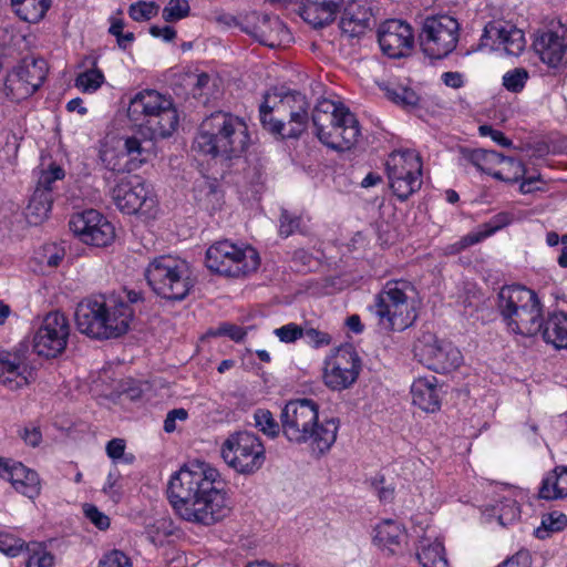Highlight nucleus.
Listing matches in <instances>:
<instances>
[{
  "label": "nucleus",
  "instance_id": "f257e3e1",
  "mask_svg": "<svg viewBox=\"0 0 567 567\" xmlns=\"http://www.w3.org/2000/svg\"><path fill=\"white\" fill-rule=\"evenodd\" d=\"M168 498L182 519L197 525L212 526L230 513L225 482L204 462L184 465L172 475Z\"/></svg>",
  "mask_w": 567,
  "mask_h": 567
},
{
  "label": "nucleus",
  "instance_id": "f03ea898",
  "mask_svg": "<svg viewBox=\"0 0 567 567\" xmlns=\"http://www.w3.org/2000/svg\"><path fill=\"white\" fill-rule=\"evenodd\" d=\"M284 436L293 444H308L323 454L337 440L339 420L331 417L319 422V405L311 399L289 401L281 411Z\"/></svg>",
  "mask_w": 567,
  "mask_h": 567
},
{
  "label": "nucleus",
  "instance_id": "7ed1b4c3",
  "mask_svg": "<svg viewBox=\"0 0 567 567\" xmlns=\"http://www.w3.org/2000/svg\"><path fill=\"white\" fill-rule=\"evenodd\" d=\"M249 143L246 123L238 116L219 111L202 122L192 148L203 155L229 159L244 153Z\"/></svg>",
  "mask_w": 567,
  "mask_h": 567
},
{
  "label": "nucleus",
  "instance_id": "20e7f679",
  "mask_svg": "<svg viewBox=\"0 0 567 567\" xmlns=\"http://www.w3.org/2000/svg\"><path fill=\"white\" fill-rule=\"evenodd\" d=\"M132 307L122 300H82L74 313L78 330L94 339H111L127 332L133 320Z\"/></svg>",
  "mask_w": 567,
  "mask_h": 567
},
{
  "label": "nucleus",
  "instance_id": "39448f33",
  "mask_svg": "<svg viewBox=\"0 0 567 567\" xmlns=\"http://www.w3.org/2000/svg\"><path fill=\"white\" fill-rule=\"evenodd\" d=\"M310 104L305 94L292 91L267 93L259 106L262 127L282 138H298L308 127Z\"/></svg>",
  "mask_w": 567,
  "mask_h": 567
},
{
  "label": "nucleus",
  "instance_id": "423d86ee",
  "mask_svg": "<svg viewBox=\"0 0 567 567\" xmlns=\"http://www.w3.org/2000/svg\"><path fill=\"white\" fill-rule=\"evenodd\" d=\"M127 115L143 132L145 140L165 138L178 124L177 111L171 99L155 90H144L131 100Z\"/></svg>",
  "mask_w": 567,
  "mask_h": 567
},
{
  "label": "nucleus",
  "instance_id": "0eeeda50",
  "mask_svg": "<svg viewBox=\"0 0 567 567\" xmlns=\"http://www.w3.org/2000/svg\"><path fill=\"white\" fill-rule=\"evenodd\" d=\"M312 123L320 142L339 152L351 150L361 135L355 115L331 100L324 99L316 105Z\"/></svg>",
  "mask_w": 567,
  "mask_h": 567
},
{
  "label": "nucleus",
  "instance_id": "6e6552de",
  "mask_svg": "<svg viewBox=\"0 0 567 567\" xmlns=\"http://www.w3.org/2000/svg\"><path fill=\"white\" fill-rule=\"evenodd\" d=\"M144 276L152 290L169 301L184 300L194 287L187 262L171 255L152 259Z\"/></svg>",
  "mask_w": 567,
  "mask_h": 567
},
{
  "label": "nucleus",
  "instance_id": "1a4fd4ad",
  "mask_svg": "<svg viewBox=\"0 0 567 567\" xmlns=\"http://www.w3.org/2000/svg\"><path fill=\"white\" fill-rule=\"evenodd\" d=\"M414 289L408 281H389L377 295L370 307L378 318V324L385 331H403L413 324L416 313L410 303Z\"/></svg>",
  "mask_w": 567,
  "mask_h": 567
},
{
  "label": "nucleus",
  "instance_id": "9d476101",
  "mask_svg": "<svg viewBox=\"0 0 567 567\" xmlns=\"http://www.w3.org/2000/svg\"><path fill=\"white\" fill-rule=\"evenodd\" d=\"M220 454L229 467L244 475L256 473L266 461L261 440L248 431L230 434L221 444Z\"/></svg>",
  "mask_w": 567,
  "mask_h": 567
},
{
  "label": "nucleus",
  "instance_id": "9b49d317",
  "mask_svg": "<svg viewBox=\"0 0 567 567\" xmlns=\"http://www.w3.org/2000/svg\"><path fill=\"white\" fill-rule=\"evenodd\" d=\"M259 262V256L252 247L241 248L228 240L218 241L206 251L207 268L227 277L252 272L257 270Z\"/></svg>",
  "mask_w": 567,
  "mask_h": 567
},
{
  "label": "nucleus",
  "instance_id": "f8f14e48",
  "mask_svg": "<svg viewBox=\"0 0 567 567\" xmlns=\"http://www.w3.org/2000/svg\"><path fill=\"white\" fill-rule=\"evenodd\" d=\"M386 172L390 187L400 200H406L422 186V162L414 151L391 153L386 161Z\"/></svg>",
  "mask_w": 567,
  "mask_h": 567
},
{
  "label": "nucleus",
  "instance_id": "ddd939ff",
  "mask_svg": "<svg viewBox=\"0 0 567 567\" xmlns=\"http://www.w3.org/2000/svg\"><path fill=\"white\" fill-rule=\"evenodd\" d=\"M458 22L450 16L426 18L419 39L423 52L431 59L447 56L458 42Z\"/></svg>",
  "mask_w": 567,
  "mask_h": 567
},
{
  "label": "nucleus",
  "instance_id": "4468645a",
  "mask_svg": "<svg viewBox=\"0 0 567 567\" xmlns=\"http://www.w3.org/2000/svg\"><path fill=\"white\" fill-rule=\"evenodd\" d=\"M413 352L419 362L439 373L457 369L463 360L461 351L452 342L441 340L430 331L416 338Z\"/></svg>",
  "mask_w": 567,
  "mask_h": 567
},
{
  "label": "nucleus",
  "instance_id": "2eb2a0df",
  "mask_svg": "<svg viewBox=\"0 0 567 567\" xmlns=\"http://www.w3.org/2000/svg\"><path fill=\"white\" fill-rule=\"evenodd\" d=\"M69 334L66 317L59 311L50 312L33 337V350L39 355L55 358L64 351Z\"/></svg>",
  "mask_w": 567,
  "mask_h": 567
},
{
  "label": "nucleus",
  "instance_id": "dca6fc26",
  "mask_svg": "<svg viewBox=\"0 0 567 567\" xmlns=\"http://www.w3.org/2000/svg\"><path fill=\"white\" fill-rule=\"evenodd\" d=\"M360 370L358 353L351 347L339 348L324 362V384L337 391L348 389L357 381Z\"/></svg>",
  "mask_w": 567,
  "mask_h": 567
},
{
  "label": "nucleus",
  "instance_id": "f3484780",
  "mask_svg": "<svg viewBox=\"0 0 567 567\" xmlns=\"http://www.w3.org/2000/svg\"><path fill=\"white\" fill-rule=\"evenodd\" d=\"M69 225L70 229L86 245L105 247L115 237L113 225L95 209L74 215Z\"/></svg>",
  "mask_w": 567,
  "mask_h": 567
},
{
  "label": "nucleus",
  "instance_id": "a211bd4d",
  "mask_svg": "<svg viewBox=\"0 0 567 567\" xmlns=\"http://www.w3.org/2000/svg\"><path fill=\"white\" fill-rule=\"evenodd\" d=\"M481 47L494 51H503L507 55H519L525 47L524 32L506 22L492 21L484 28Z\"/></svg>",
  "mask_w": 567,
  "mask_h": 567
},
{
  "label": "nucleus",
  "instance_id": "6ab92c4d",
  "mask_svg": "<svg viewBox=\"0 0 567 567\" xmlns=\"http://www.w3.org/2000/svg\"><path fill=\"white\" fill-rule=\"evenodd\" d=\"M115 206L125 214H135L142 207L151 209L154 199L147 185L138 177L122 179L111 192Z\"/></svg>",
  "mask_w": 567,
  "mask_h": 567
},
{
  "label": "nucleus",
  "instance_id": "aec40b11",
  "mask_svg": "<svg viewBox=\"0 0 567 567\" xmlns=\"http://www.w3.org/2000/svg\"><path fill=\"white\" fill-rule=\"evenodd\" d=\"M378 41L382 52L389 58H402L413 48V31L404 21L388 20L378 30Z\"/></svg>",
  "mask_w": 567,
  "mask_h": 567
},
{
  "label": "nucleus",
  "instance_id": "412c9836",
  "mask_svg": "<svg viewBox=\"0 0 567 567\" xmlns=\"http://www.w3.org/2000/svg\"><path fill=\"white\" fill-rule=\"evenodd\" d=\"M34 380V370L23 351L0 352V383L9 390H18Z\"/></svg>",
  "mask_w": 567,
  "mask_h": 567
},
{
  "label": "nucleus",
  "instance_id": "4be33fe9",
  "mask_svg": "<svg viewBox=\"0 0 567 567\" xmlns=\"http://www.w3.org/2000/svg\"><path fill=\"white\" fill-rule=\"evenodd\" d=\"M534 50L550 68L567 65V30H547L534 41Z\"/></svg>",
  "mask_w": 567,
  "mask_h": 567
},
{
  "label": "nucleus",
  "instance_id": "5701e85b",
  "mask_svg": "<svg viewBox=\"0 0 567 567\" xmlns=\"http://www.w3.org/2000/svg\"><path fill=\"white\" fill-rule=\"evenodd\" d=\"M255 23L245 31L250 33L258 42L269 48H277L288 43L291 34L284 22L276 16L252 13Z\"/></svg>",
  "mask_w": 567,
  "mask_h": 567
},
{
  "label": "nucleus",
  "instance_id": "b1692460",
  "mask_svg": "<svg viewBox=\"0 0 567 567\" xmlns=\"http://www.w3.org/2000/svg\"><path fill=\"white\" fill-rule=\"evenodd\" d=\"M522 302L525 308L522 309L520 318L517 322H511V331L517 334L532 337L540 332L543 328L542 307L537 295L533 291H524L523 296L514 299L509 298V305Z\"/></svg>",
  "mask_w": 567,
  "mask_h": 567
},
{
  "label": "nucleus",
  "instance_id": "393cba45",
  "mask_svg": "<svg viewBox=\"0 0 567 567\" xmlns=\"http://www.w3.org/2000/svg\"><path fill=\"white\" fill-rule=\"evenodd\" d=\"M0 477L9 481L17 492L29 498H35L40 494L38 473L22 463L0 458Z\"/></svg>",
  "mask_w": 567,
  "mask_h": 567
},
{
  "label": "nucleus",
  "instance_id": "a878e982",
  "mask_svg": "<svg viewBox=\"0 0 567 567\" xmlns=\"http://www.w3.org/2000/svg\"><path fill=\"white\" fill-rule=\"evenodd\" d=\"M374 25L371 8L364 3L349 2L341 16L340 28L350 37H359Z\"/></svg>",
  "mask_w": 567,
  "mask_h": 567
},
{
  "label": "nucleus",
  "instance_id": "bb28decb",
  "mask_svg": "<svg viewBox=\"0 0 567 567\" xmlns=\"http://www.w3.org/2000/svg\"><path fill=\"white\" fill-rule=\"evenodd\" d=\"M343 0H305L301 7L302 19L313 28H322L334 20Z\"/></svg>",
  "mask_w": 567,
  "mask_h": 567
},
{
  "label": "nucleus",
  "instance_id": "cd10ccee",
  "mask_svg": "<svg viewBox=\"0 0 567 567\" xmlns=\"http://www.w3.org/2000/svg\"><path fill=\"white\" fill-rule=\"evenodd\" d=\"M411 394L413 404L421 410L431 413L440 410L441 400L434 375L415 379L411 385Z\"/></svg>",
  "mask_w": 567,
  "mask_h": 567
},
{
  "label": "nucleus",
  "instance_id": "c85d7f7f",
  "mask_svg": "<svg viewBox=\"0 0 567 567\" xmlns=\"http://www.w3.org/2000/svg\"><path fill=\"white\" fill-rule=\"evenodd\" d=\"M540 332L546 343L557 349H567V313L563 311L548 313L543 321Z\"/></svg>",
  "mask_w": 567,
  "mask_h": 567
},
{
  "label": "nucleus",
  "instance_id": "c756f323",
  "mask_svg": "<svg viewBox=\"0 0 567 567\" xmlns=\"http://www.w3.org/2000/svg\"><path fill=\"white\" fill-rule=\"evenodd\" d=\"M374 543L383 548L388 549L391 554H396L402 548L406 535L403 527L391 519H386L380 523L375 527Z\"/></svg>",
  "mask_w": 567,
  "mask_h": 567
},
{
  "label": "nucleus",
  "instance_id": "7c9ffc66",
  "mask_svg": "<svg viewBox=\"0 0 567 567\" xmlns=\"http://www.w3.org/2000/svg\"><path fill=\"white\" fill-rule=\"evenodd\" d=\"M530 289H527L523 286H506L501 289L498 292V302H497V309L503 318V321L506 323L508 330H511V322H517L520 318L522 309L525 308V305L519 302L516 305H509V298L517 299L519 296H523L524 291H529Z\"/></svg>",
  "mask_w": 567,
  "mask_h": 567
},
{
  "label": "nucleus",
  "instance_id": "2f4dec72",
  "mask_svg": "<svg viewBox=\"0 0 567 567\" xmlns=\"http://www.w3.org/2000/svg\"><path fill=\"white\" fill-rule=\"evenodd\" d=\"M463 154L464 157L481 172L492 175L494 178L508 179L507 173L496 171L497 166L504 161V156L501 153L478 148L464 151Z\"/></svg>",
  "mask_w": 567,
  "mask_h": 567
},
{
  "label": "nucleus",
  "instance_id": "473e14b6",
  "mask_svg": "<svg viewBox=\"0 0 567 567\" xmlns=\"http://www.w3.org/2000/svg\"><path fill=\"white\" fill-rule=\"evenodd\" d=\"M567 496V467L557 466L542 482L539 497L557 499Z\"/></svg>",
  "mask_w": 567,
  "mask_h": 567
},
{
  "label": "nucleus",
  "instance_id": "72a5a7b5",
  "mask_svg": "<svg viewBox=\"0 0 567 567\" xmlns=\"http://www.w3.org/2000/svg\"><path fill=\"white\" fill-rule=\"evenodd\" d=\"M53 203V195L43 188H35L25 208V216L31 224L44 220Z\"/></svg>",
  "mask_w": 567,
  "mask_h": 567
},
{
  "label": "nucleus",
  "instance_id": "f704fd0d",
  "mask_svg": "<svg viewBox=\"0 0 567 567\" xmlns=\"http://www.w3.org/2000/svg\"><path fill=\"white\" fill-rule=\"evenodd\" d=\"M3 92L9 100L20 102L31 96L35 89L14 69L6 78Z\"/></svg>",
  "mask_w": 567,
  "mask_h": 567
},
{
  "label": "nucleus",
  "instance_id": "c9c22d12",
  "mask_svg": "<svg viewBox=\"0 0 567 567\" xmlns=\"http://www.w3.org/2000/svg\"><path fill=\"white\" fill-rule=\"evenodd\" d=\"M16 70L38 91L47 79L48 63L44 59H27Z\"/></svg>",
  "mask_w": 567,
  "mask_h": 567
},
{
  "label": "nucleus",
  "instance_id": "e433bc0d",
  "mask_svg": "<svg viewBox=\"0 0 567 567\" xmlns=\"http://www.w3.org/2000/svg\"><path fill=\"white\" fill-rule=\"evenodd\" d=\"M51 7V0H24L12 6L14 12L29 23H37L42 20Z\"/></svg>",
  "mask_w": 567,
  "mask_h": 567
},
{
  "label": "nucleus",
  "instance_id": "4c0bfd02",
  "mask_svg": "<svg viewBox=\"0 0 567 567\" xmlns=\"http://www.w3.org/2000/svg\"><path fill=\"white\" fill-rule=\"evenodd\" d=\"M567 527V516L558 511L544 514L542 524L534 532L539 539L549 537L553 533H558Z\"/></svg>",
  "mask_w": 567,
  "mask_h": 567
},
{
  "label": "nucleus",
  "instance_id": "58836bf2",
  "mask_svg": "<svg viewBox=\"0 0 567 567\" xmlns=\"http://www.w3.org/2000/svg\"><path fill=\"white\" fill-rule=\"evenodd\" d=\"M99 157L104 167L111 172L121 173L132 171V165H130L131 163L122 151H116L113 147L104 145L100 150Z\"/></svg>",
  "mask_w": 567,
  "mask_h": 567
},
{
  "label": "nucleus",
  "instance_id": "ea45409f",
  "mask_svg": "<svg viewBox=\"0 0 567 567\" xmlns=\"http://www.w3.org/2000/svg\"><path fill=\"white\" fill-rule=\"evenodd\" d=\"M417 559L423 567H449L443 544L440 542L423 546L417 553Z\"/></svg>",
  "mask_w": 567,
  "mask_h": 567
},
{
  "label": "nucleus",
  "instance_id": "a19ab883",
  "mask_svg": "<svg viewBox=\"0 0 567 567\" xmlns=\"http://www.w3.org/2000/svg\"><path fill=\"white\" fill-rule=\"evenodd\" d=\"M24 567H54L55 557L42 544H32L27 547Z\"/></svg>",
  "mask_w": 567,
  "mask_h": 567
},
{
  "label": "nucleus",
  "instance_id": "79ce46f5",
  "mask_svg": "<svg viewBox=\"0 0 567 567\" xmlns=\"http://www.w3.org/2000/svg\"><path fill=\"white\" fill-rule=\"evenodd\" d=\"M132 165V171L141 166L146 161L144 153L146 152L142 141L136 136H128L124 140V148L122 151Z\"/></svg>",
  "mask_w": 567,
  "mask_h": 567
},
{
  "label": "nucleus",
  "instance_id": "37998d69",
  "mask_svg": "<svg viewBox=\"0 0 567 567\" xmlns=\"http://www.w3.org/2000/svg\"><path fill=\"white\" fill-rule=\"evenodd\" d=\"M385 95L389 100L403 107H413L419 103V95L410 87H386Z\"/></svg>",
  "mask_w": 567,
  "mask_h": 567
},
{
  "label": "nucleus",
  "instance_id": "c03bdc74",
  "mask_svg": "<svg viewBox=\"0 0 567 567\" xmlns=\"http://www.w3.org/2000/svg\"><path fill=\"white\" fill-rule=\"evenodd\" d=\"M104 82L103 73L97 69L87 70L78 75L75 86L83 92H94Z\"/></svg>",
  "mask_w": 567,
  "mask_h": 567
},
{
  "label": "nucleus",
  "instance_id": "a18cd8bd",
  "mask_svg": "<svg viewBox=\"0 0 567 567\" xmlns=\"http://www.w3.org/2000/svg\"><path fill=\"white\" fill-rule=\"evenodd\" d=\"M498 166H501V167L496 168V171H503L508 174L507 175L508 179L507 178H498L499 181H503L505 183H509V184L517 183L526 174L524 164L520 161H516L512 157L504 156V161H502V164H499Z\"/></svg>",
  "mask_w": 567,
  "mask_h": 567
},
{
  "label": "nucleus",
  "instance_id": "49530a36",
  "mask_svg": "<svg viewBox=\"0 0 567 567\" xmlns=\"http://www.w3.org/2000/svg\"><path fill=\"white\" fill-rule=\"evenodd\" d=\"M189 10L187 0H169L163 9L162 16L166 22H175L186 18L189 14Z\"/></svg>",
  "mask_w": 567,
  "mask_h": 567
},
{
  "label": "nucleus",
  "instance_id": "de8ad7c7",
  "mask_svg": "<svg viewBox=\"0 0 567 567\" xmlns=\"http://www.w3.org/2000/svg\"><path fill=\"white\" fill-rule=\"evenodd\" d=\"M518 503L513 498H505L498 506V522L502 526L513 524L519 518Z\"/></svg>",
  "mask_w": 567,
  "mask_h": 567
},
{
  "label": "nucleus",
  "instance_id": "09e8293b",
  "mask_svg": "<svg viewBox=\"0 0 567 567\" xmlns=\"http://www.w3.org/2000/svg\"><path fill=\"white\" fill-rule=\"evenodd\" d=\"M214 87H216V79L207 73H200L196 76L193 94L197 99H203V103H207L209 97L214 95Z\"/></svg>",
  "mask_w": 567,
  "mask_h": 567
},
{
  "label": "nucleus",
  "instance_id": "8fccbe9b",
  "mask_svg": "<svg viewBox=\"0 0 567 567\" xmlns=\"http://www.w3.org/2000/svg\"><path fill=\"white\" fill-rule=\"evenodd\" d=\"M527 79L528 72L523 68H516L504 74L503 85L506 90L517 93L524 89Z\"/></svg>",
  "mask_w": 567,
  "mask_h": 567
},
{
  "label": "nucleus",
  "instance_id": "3c124183",
  "mask_svg": "<svg viewBox=\"0 0 567 567\" xmlns=\"http://www.w3.org/2000/svg\"><path fill=\"white\" fill-rule=\"evenodd\" d=\"M64 171L58 165H51L48 171L41 172L35 188H43L52 194L54 184L64 178Z\"/></svg>",
  "mask_w": 567,
  "mask_h": 567
},
{
  "label": "nucleus",
  "instance_id": "603ef678",
  "mask_svg": "<svg viewBox=\"0 0 567 567\" xmlns=\"http://www.w3.org/2000/svg\"><path fill=\"white\" fill-rule=\"evenodd\" d=\"M159 7L154 2L138 1L128 8V14L134 21H146L157 14Z\"/></svg>",
  "mask_w": 567,
  "mask_h": 567
},
{
  "label": "nucleus",
  "instance_id": "864d4df0",
  "mask_svg": "<svg viewBox=\"0 0 567 567\" xmlns=\"http://www.w3.org/2000/svg\"><path fill=\"white\" fill-rule=\"evenodd\" d=\"M501 226H496L494 228H491L489 230H486V231H478V233H470L467 235H465L464 237H462L460 240H457L456 243L452 244L450 247H449V251L451 254H457L477 243H480L481 240H483L484 238L488 237L489 235H492L496 229H498Z\"/></svg>",
  "mask_w": 567,
  "mask_h": 567
},
{
  "label": "nucleus",
  "instance_id": "5fc2aeb1",
  "mask_svg": "<svg viewBox=\"0 0 567 567\" xmlns=\"http://www.w3.org/2000/svg\"><path fill=\"white\" fill-rule=\"evenodd\" d=\"M65 256L64 248L56 244H47L41 249V262L58 267Z\"/></svg>",
  "mask_w": 567,
  "mask_h": 567
},
{
  "label": "nucleus",
  "instance_id": "6e6d98bb",
  "mask_svg": "<svg viewBox=\"0 0 567 567\" xmlns=\"http://www.w3.org/2000/svg\"><path fill=\"white\" fill-rule=\"evenodd\" d=\"M256 426L268 436L275 437L279 433V425L269 411H258L255 414Z\"/></svg>",
  "mask_w": 567,
  "mask_h": 567
},
{
  "label": "nucleus",
  "instance_id": "4d7b16f0",
  "mask_svg": "<svg viewBox=\"0 0 567 567\" xmlns=\"http://www.w3.org/2000/svg\"><path fill=\"white\" fill-rule=\"evenodd\" d=\"M99 567H133L130 557L121 550L114 549L101 558Z\"/></svg>",
  "mask_w": 567,
  "mask_h": 567
},
{
  "label": "nucleus",
  "instance_id": "13d9d810",
  "mask_svg": "<svg viewBox=\"0 0 567 567\" xmlns=\"http://www.w3.org/2000/svg\"><path fill=\"white\" fill-rule=\"evenodd\" d=\"M279 223V234L282 237H289L299 229L301 219L288 210H282Z\"/></svg>",
  "mask_w": 567,
  "mask_h": 567
},
{
  "label": "nucleus",
  "instance_id": "bf43d9fd",
  "mask_svg": "<svg viewBox=\"0 0 567 567\" xmlns=\"http://www.w3.org/2000/svg\"><path fill=\"white\" fill-rule=\"evenodd\" d=\"M274 333L281 342L291 343L303 336V329L296 323H288L275 329Z\"/></svg>",
  "mask_w": 567,
  "mask_h": 567
},
{
  "label": "nucleus",
  "instance_id": "052dcab7",
  "mask_svg": "<svg viewBox=\"0 0 567 567\" xmlns=\"http://www.w3.org/2000/svg\"><path fill=\"white\" fill-rule=\"evenodd\" d=\"M83 511L85 517L95 525L99 529L105 530L110 526V518L104 513L99 511V508L91 504H84Z\"/></svg>",
  "mask_w": 567,
  "mask_h": 567
},
{
  "label": "nucleus",
  "instance_id": "680f3d73",
  "mask_svg": "<svg viewBox=\"0 0 567 567\" xmlns=\"http://www.w3.org/2000/svg\"><path fill=\"white\" fill-rule=\"evenodd\" d=\"M302 337L310 346L315 348L326 347L331 342V337L329 333L315 328L303 330Z\"/></svg>",
  "mask_w": 567,
  "mask_h": 567
},
{
  "label": "nucleus",
  "instance_id": "e2e57ef3",
  "mask_svg": "<svg viewBox=\"0 0 567 567\" xmlns=\"http://www.w3.org/2000/svg\"><path fill=\"white\" fill-rule=\"evenodd\" d=\"M497 567H532V556L527 549H520Z\"/></svg>",
  "mask_w": 567,
  "mask_h": 567
},
{
  "label": "nucleus",
  "instance_id": "0e129e2a",
  "mask_svg": "<svg viewBox=\"0 0 567 567\" xmlns=\"http://www.w3.org/2000/svg\"><path fill=\"white\" fill-rule=\"evenodd\" d=\"M19 436L31 447H37L42 442L40 427L33 424H29L19 431Z\"/></svg>",
  "mask_w": 567,
  "mask_h": 567
},
{
  "label": "nucleus",
  "instance_id": "69168bd1",
  "mask_svg": "<svg viewBox=\"0 0 567 567\" xmlns=\"http://www.w3.org/2000/svg\"><path fill=\"white\" fill-rule=\"evenodd\" d=\"M22 549V544L13 537L0 532V551L10 557H16Z\"/></svg>",
  "mask_w": 567,
  "mask_h": 567
},
{
  "label": "nucleus",
  "instance_id": "338daca9",
  "mask_svg": "<svg viewBox=\"0 0 567 567\" xmlns=\"http://www.w3.org/2000/svg\"><path fill=\"white\" fill-rule=\"evenodd\" d=\"M216 336H227L231 340L239 342L244 339L246 336V330L243 329L239 326L231 324V323H224L218 327L217 331L215 332Z\"/></svg>",
  "mask_w": 567,
  "mask_h": 567
},
{
  "label": "nucleus",
  "instance_id": "774afa93",
  "mask_svg": "<svg viewBox=\"0 0 567 567\" xmlns=\"http://www.w3.org/2000/svg\"><path fill=\"white\" fill-rule=\"evenodd\" d=\"M188 416V413L185 409H174L169 411L164 421V431L167 433H172L176 430V422L185 421Z\"/></svg>",
  "mask_w": 567,
  "mask_h": 567
}]
</instances>
